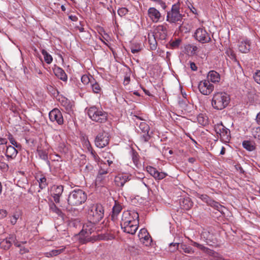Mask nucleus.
Wrapping results in <instances>:
<instances>
[{"instance_id":"57","label":"nucleus","mask_w":260,"mask_h":260,"mask_svg":"<svg viewBox=\"0 0 260 260\" xmlns=\"http://www.w3.org/2000/svg\"><path fill=\"white\" fill-rule=\"evenodd\" d=\"M18 247L20 248V253L21 254H24L29 251L28 249L21 246V245L20 246Z\"/></svg>"},{"instance_id":"53","label":"nucleus","mask_w":260,"mask_h":260,"mask_svg":"<svg viewBox=\"0 0 260 260\" xmlns=\"http://www.w3.org/2000/svg\"><path fill=\"white\" fill-rule=\"evenodd\" d=\"M253 79L257 84L260 85V71H257L253 74Z\"/></svg>"},{"instance_id":"39","label":"nucleus","mask_w":260,"mask_h":260,"mask_svg":"<svg viewBox=\"0 0 260 260\" xmlns=\"http://www.w3.org/2000/svg\"><path fill=\"white\" fill-rule=\"evenodd\" d=\"M198 122L202 125H205L208 123V118L207 116L203 114H200L197 117Z\"/></svg>"},{"instance_id":"10","label":"nucleus","mask_w":260,"mask_h":260,"mask_svg":"<svg viewBox=\"0 0 260 260\" xmlns=\"http://www.w3.org/2000/svg\"><path fill=\"white\" fill-rule=\"evenodd\" d=\"M109 142V135L103 132L99 133L95 138V144L96 147L102 148L106 146Z\"/></svg>"},{"instance_id":"59","label":"nucleus","mask_w":260,"mask_h":260,"mask_svg":"<svg viewBox=\"0 0 260 260\" xmlns=\"http://www.w3.org/2000/svg\"><path fill=\"white\" fill-rule=\"evenodd\" d=\"M190 67L192 71H197V67L196 66V64L194 62H190Z\"/></svg>"},{"instance_id":"8","label":"nucleus","mask_w":260,"mask_h":260,"mask_svg":"<svg viewBox=\"0 0 260 260\" xmlns=\"http://www.w3.org/2000/svg\"><path fill=\"white\" fill-rule=\"evenodd\" d=\"M214 129L222 142L226 143L229 142L231 138L230 131L221 122L215 124Z\"/></svg>"},{"instance_id":"18","label":"nucleus","mask_w":260,"mask_h":260,"mask_svg":"<svg viewBox=\"0 0 260 260\" xmlns=\"http://www.w3.org/2000/svg\"><path fill=\"white\" fill-rule=\"evenodd\" d=\"M139 128L143 134L141 136V140L144 142H147L150 138L149 135V126L145 122H141L139 124Z\"/></svg>"},{"instance_id":"6","label":"nucleus","mask_w":260,"mask_h":260,"mask_svg":"<svg viewBox=\"0 0 260 260\" xmlns=\"http://www.w3.org/2000/svg\"><path fill=\"white\" fill-rule=\"evenodd\" d=\"M94 223L93 221H87L83 224L82 229L79 234L81 243H84L91 240L90 235L95 229Z\"/></svg>"},{"instance_id":"43","label":"nucleus","mask_w":260,"mask_h":260,"mask_svg":"<svg viewBox=\"0 0 260 260\" xmlns=\"http://www.w3.org/2000/svg\"><path fill=\"white\" fill-rule=\"evenodd\" d=\"M10 143L13 145L12 146L15 147L16 148H19L20 145L18 144L14 139L12 135L10 134H9L8 137Z\"/></svg>"},{"instance_id":"12","label":"nucleus","mask_w":260,"mask_h":260,"mask_svg":"<svg viewBox=\"0 0 260 260\" xmlns=\"http://www.w3.org/2000/svg\"><path fill=\"white\" fill-rule=\"evenodd\" d=\"M194 36L198 41L202 43H207L210 40L209 34L205 29L202 27L199 28L196 30Z\"/></svg>"},{"instance_id":"13","label":"nucleus","mask_w":260,"mask_h":260,"mask_svg":"<svg viewBox=\"0 0 260 260\" xmlns=\"http://www.w3.org/2000/svg\"><path fill=\"white\" fill-rule=\"evenodd\" d=\"M13 243L17 247L20 246V243L17 241L16 236L10 235L9 237L4 239L1 242V246L5 249H8L11 246Z\"/></svg>"},{"instance_id":"25","label":"nucleus","mask_w":260,"mask_h":260,"mask_svg":"<svg viewBox=\"0 0 260 260\" xmlns=\"http://www.w3.org/2000/svg\"><path fill=\"white\" fill-rule=\"evenodd\" d=\"M107 180L106 175L98 173L95 179V185L98 186H103L106 184Z\"/></svg>"},{"instance_id":"26","label":"nucleus","mask_w":260,"mask_h":260,"mask_svg":"<svg viewBox=\"0 0 260 260\" xmlns=\"http://www.w3.org/2000/svg\"><path fill=\"white\" fill-rule=\"evenodd\" d=\"M54 73L55 76L60 80L63 81L67 80V75L61 68L59 67L55 68L54 70Z\"/></svg>"},{"instance_id":"41","label":"nucleus","mask_w":260,"mask_h":260,"mask_svg":"<svg viewBox=\"0 0 260 260\" xmlns=\"http://www.w3.org/2000/svg\"><path fill=\"white\" fill-rule=\"evenodd\" d=\"M179 248H180L179 243H171L169 244L168 249L170 252H174Z\"/></svg>"},{"instance_id":"47","label":"nucleus","mask_w":260,"mask_h":260,"mask_svg":"<svg viewBox=\"0 0 260 260\" xmlns=\"http://www.w3.org/2000/svg\"><path fill=\"white\" fill-rule=\"evenodd\" d=\"M132 160L135 165L138 167L139 165V155L136 152H133Z\"/></svg>"},{"instance_id":"16","label":"nucleus","mask_w":260,"mask_h":260,"mask_svg":"<svg viewBox=\"0 0 260 260\" xmlns=\"http://www.w3.org/2000/svg\"><path fill=\"white\" fill-rule=\"evenodd\" d=\"M147 171L153 176L155 180H159L164 179L167 176V174L163 172H159L156 169L151 166L146 168Z\"/></svg>"},{"instance_id":"27","label":"nucleus","mask_w":260,"mask_h":260,"mask_svg":"<svg viewBox=\"0 0 260 260\" xmlns=\"http://www.w3.org/2000/svg\"><path fill=\"white\" fill-rule=\"evenodd\" d=\"M17 151L16 147L12 146H8L7 147L6 155L8 158H14L17 154Z\"/></svg>"},{"instance_id":"48","label":"nucleus","mask_w":260,"mask_h":260,"mask_svg":"<svg viewBox=\"0 0 260 260\" xmlns=\"http://www.w3.org/2000/svg\"><path fill=\"white\" fill-rule=\"evenodd\" d=\"M198 197L200 199H201L202 201L206 202L208 204H210L212 200H211L209 197L206 194H199Z\"/></svg>"},{"instance_id":"40","label":"nucleus","mask_w":260,"mask_h":260,"mask_svg":"<svg viewBox=\"0 0 260 260\" xmlns=\"http://www.w3.org/2000/svg\"><path fill=\"white\" fill-rule=\"evenodd\" d=\"M91 87L94 93H100L102 91L101 86L96 81L91 82Z\"/></svg>"},{"instance_id":"14","label":"nucleus","mask_w":260,"mask_h":260,"mask_svg":"<svg viewBox=\"0 0 260 260\" xmlns=\"http://www.w3.org/2000/svg\"><path fill=\"white\" fill-rule=\"evenodd\" d=\"M191 245L197 247L199 249L201 250L203 252L207 253L209 256H211L212 258L214 259H219L220 258V256L218 253L205 247L203 245L200 244L194 241H191Z\"/></svg>"},{"instance_id":"61","label":"nucleus","mask_w":260,"mask_h":260,"mask_svg":"<svg viewBox=\"0 0 260 260\" xmlns=\"http://www.w3.org/2000/svg\"><path fill=\"white\" fill-rule=\"evenodd\" d=\"M256 121L258 124L260 125V112L257 114Z\"/></svg>"},{"instance_id":"58","label":"nucleus","mask_w":260,"mask_h":260,"mask_svg":"<svg viewBox=\"0 0 260 260\" xmlns=\"http://www.w3.org/2000/svg\"><path fill=\"white\" fill-rule=\"evenodd\" d=\"M127 12V10L125 8L119 9L118 10V13L119 15H124Z\"/></svg>"},{"instance_id":"23","label":"nucleus","mask_w":260,"mask_h":260,"mask_svg":"<svg viewBox=\"0 0 260 260\" xmlns=\"http://www.w3.org/2000/svg\"><path fill=\"white\" fill-rule=\"evenodd\" d=\"M83 146L85 149L90 153L92 158L95 161H98L99 160V156L92 150L91 145L88 140H84L83 141Z\"/></svg>"},{"instance_id":"19","label":"nucleus","mask_w":260,"mask_h":260,"mask_svg":"<svg viewBox=\"0 0 260 260\" xmlns=\"http://www.w3.org/2000/svg\"><path fill=\"white\" fill-rule=\"evenodd\" d=\"M63 190L62 185H53L51 188V194L55 203L59 202V198Z\"/></svg>"},{"instance_id":"30","label":"nucleus","mask_w":260,"mask_h":260,"mask_svg":"<svg viewBox=\"0 0 260 260\" xmlns=\"http://www.w3.org/2000/svg\"><path fill=\"white\" fill-rule=\"evenodd\" d=\"M139 237L140 239H144V240L147 241V243L146 244V245L150 244L151 239H150V237L148 236V233L146 229H142L140 230L139 234Z\"/></svg>"},{"instance_id":"38","label":"nucleus","mask_w":260,"mask_h":260,"mask_svg":"<svg viewBox=\"0 0 260 260\" xmlns=\"http://www.w3.org/2000/svg\"><path fill=\"white\" fill-rule=\"evenodd\" d=\"M132 222L129 223V224H127L126 228H124V226H121V229L123 230V232L133 235L136 232L137 230H138V228H136V229H134V230H132Z\"/></svg>"},{"instance_id":"24","label":"nucleus","mask_w":260,"mask_h":260,"mask_svg":"<svg viewBox=\"0 0 260 260\" xmlns=\"http://www.w3.org/2000/svg\"><path fill=\"white\" fill-rule=\"evenodd\" d=\"M66 249L64 246H61L55 249H53L49 252H45L44 255L47 257L57 256L62 253Z\"/></svg>"},{"instance_id":"15","label":"nucleus","mask_w":260,"mask_h":260,"mask_svg":"<svg viewBox=\"0 0 260 260\" xmlns=\"http://www.w3.org/2000/svg\"><path fill=\"white\" fill-rule=\"evenodd\" d=\"M49 118L52 121H56L61 125L63 123V119L61 112L57 109H54L49 114Z\"/></svg>"},{"instance_id":"37","label":"nucleus","mask_w":260,"mask_h":260,"mask_svg":"<svg viewBox=\"0 0 260 260\" xmlns=\"http://www.w3.org/2000/svg\"><path fill=\"white\" fill-rule=\"evenodd\" d=\"M121 209L122 208L120 205H115V206L113 207V212L112 215V220H114L116 218L117 215L120 212Z\"/></svg>"},{"instance_id":"35","label":"nucleus","mask_w":260,"mask_h":260,"mask_svg":"<svg viewBox=\"0 0 260 260\" xmlns=\"http://www.w3.org/2000/svg\"><path fill=\"white\" fill-rule=\"evenodd\" d=\"M109 167L108 165H107L105 162L103 163L101 162L100 165L98 173L107 175L110 171Z\"/></svg>"},{"instance_id":"32","label":"nucleus","mask_w":260,"mask_h":260,"mask_svg":"<svg viewBox=\"0 0 260 260\" xmlns=\"http://www.w3.org/2000/svg\"><path fill=\"white\" fill-rule=\"evenodd\" d=\"M180 249L181 252H183L188 254H192L194 252L192 247L183 243H180Z\"/></svg>"},{"instance_id":"62","label":"nucleus","mask_w":260,"mask_h":260,"mask_svg":"<svg viewBox=\"0 0 260 260\" xmlns=\"http://www.w3.org/2000/svg\"><path fill=\"white\" fill-rule=\"evenodd\" d=\"M69 18H70V19H71V20H72V21H77V17H76V16H72V15L70 16H69Z\"/></svg>"},{"instance_id":"20","label":"nucleus","mask_w":260,"mask_h":260,"mask_svg":"<svg viewBox=\"0 0 260 260\" xmlns=\"http://www.w3.org/2000/svg\"><path fill=\"white\" fill-rule=\"evenodd\" d=\"M238 49L242 53H247L250 51V41L245 38L239 41Z\"/></svg>"},{"instance_id":"21","label":"nucleus","mask_w":260,"mask_h":260,"mask_svg":"<svg viewBox=\"0 0 260 260\" xmlns=\"http://www.w3.org/2000/svg\"><path fill=\"white\" fill-rule=\"evenodd\" d=\"M148 15L150 20L154 23L158 22L161 18L160 12L153 7L148 9Z\"/></svg>"},{"instance_id":"22","label":"nucleus","mask_w":260,"mask_h":260,"mask_svg":"<svg viewBox=\"0 0 260 260\" xmlns=\"http://www.w3.org/2000/svg\"><path fill=\"white\" fill-rule=\"evenodd\" d=\"M129 176L126 174H119L115 176L114 181L118 186H123L129 180Z\"/></svg>"},{"instance_id":"5","label":"nucleus","mask_w":260,"mask_h":260,"mask_svg":"<svg viewBox=\"0 0 260 260\" xmlns=\"http://www.w3.org/2000/svg\"><path fill=\"white\" fill-rule=\"evenodd\" d=\"M87 114L92 120L97 122L104 123L107 120V113L102 109L95 106L89 108L88 110Z\"/></svg>"},{"instance_id":"7","label":"nucleus","mask_w":260,"mask_h":260,"mask_svg":"<svg viewBox=\"0 0 260 260\" xmlns=\"http://www.w3.org/2000/svg\"><path fill=\"white\" fill-rule=\"evenodd\" d=\"M104 208L101 205L96 204L90 207L88 211V215L91 217L93 222L100 221L103 217Z\"/></svg>"},{"instance_id":"46","label":"nucleus","mask_w":260,"mask_h":260,"mask_svg":"<svg viewBox=\"0 0 260 260\" xmlns=\"http://www.w3.org/2000/svg\"><path fill=\"white\" fill-rule=\"evenodd\" d=\"M38 153L39 157L41 159L43 160H47L48 159L47 153L45 151L42 150H38Z\"/></svg>"},{"instance_id":"17","label":"nucleus","mask_w":260,"mask_h":260,"mask_svg":"<svg viewBox=\"0 0 260 260\" xmlns=\"http://www.w3.org/2000/svg\"><path fill=\"white\" fill-rule=\"evenodd\" d=\"M147 171L153 176L155 180H159L164 179L167 176V174L163 172H159L156 169L151 166L146 168Z\"/></svg>"},{"instance_id":"63","label":"nucleus","mask_w":260,"mask_h":260,"mask_svg":"<svg viewBox=\"0 0 260 260\" xmlns=\"http://www.w3.org/2000/svg\"><path fill=\"white\" fill-rule=\"evenodd\" d=\"M194 161H195V159L193 157H190L188 159V161L191 163L194 162Z\"/></svg>"},{"instance_id":"45","label":"nucleus","mask_w":260,"mask_h":260,"mask_svg":"<svg viewBox=\"0 0 260 260\" xmlns=\"http://www.w3.org/2000/svg\"><path fill=\"white\" fill-rule=\"evenodd\" d=\"M39 181L40 188H44L47 185L46 179L45 177H42L40 178Z\"/></svg>"},{"instance_id":"31","label":"nucleus","mask_w":260,"mask_h":260,"mask_svg":"<svg viewBox=\"0 0 260 260\" xmlns=\"http://www.w3.org/2000/svg\"><path fill=\"white\" fill-rule=\"evenodd\" d=\"M22 212L18 210L15 211L11 216H10V222L11 224L15 225L18 219L21 216Z\"/></svg>"},{"instance_id":"49","label":"nucleus","mask_w":260,"mask_h":260,"mask_svg":"<svg viewBox=\"0 0 260 260\" xmlns=\"http://www.w3.org/2000/svg\"><path fill=\"white\" fill-rule=\"evenodd\" d=\"M60 104L62 106L64 107L67 109L70 108L71 107L69 104V102L65 98H61Z\"/></svg>"},{"instance_id":"54","label":"nucleus","mask_w":260,"mask_h":260,"mask_svg":"<svg viewBox=\"0 0 260 260\" xmlns=\"http://www.w3.org/2000/svg\"><path fill=\"white\" fill-rule=\"evenodd\" d=\"M8 215V212L6 210L0 209V219L6 217Z\"/></svg>"},{"instance_id":"56","label":"nucleus","mask_w":260,"mask_h":260,"mask_svg":"<svg viewBox=\"0 0 260 260\" xmlns=\"http://www.w3.org/2000/svg\"><path fill=\"white\" fill-rule=\"evenodd\" d=\"M100 39L103 43L106 45H108L107 42H108L109 39V37L108 35H106V36H102V38H100Z\"/></svg>"},{"instance_id":"52","label":"nucleus","mask_w":260,"mask_h":260,"mask_svg":"<svg viewBox=\"0 0 260 260\" xmlns=\"http://www.w3.org/2000/svg\"><path fill=\"white\" fill-rule=\"evenodd\" d=\"M81 81L84 84H88L89 82H92L90 81L89 77L87 75H84L81 77Z\"/></svg>"},{"instance_id":"33","label":"nucleus","mask_w":260,"mask_h":260,"mask_svg":"<svg viewBox=\"0 0 260 260\" xmlns=\"http://www.w3.org/2000/svg\"><path fill=\"white\" fill-rule=\"evenodd\" d=\"M102 156L105 159V160L103 161L104 162H107L109 167H110L111 164H113V156L112 154L108 152H104L102 153Z\"/></svg>"},{"instance_id":"44","label":"nucleus","mask_w":260,"mask_h":260,"mask_svg":"<svg viewBox=\"0 0 260 260\" xmlns=\"http://www.w3.org/2000/svg\"><path fill=\"white\" fill-rule=\"evenodd\" d=\"M210 205L211 206L215 207L219 212H223L222 209H223V207L220 204H219L218 203L212 200Z\"/></svg>"},{"instance_id":"11","label":"nucleus","mask_w":260,"mask_h":260,"mask_svg":"<svg viewBox=\"0 0 260 260\" xmlns=\"http://www.w3.org/2000/svg\"><path fill=\"white\" fill-rule=\"evenodd\" d=\"M198 88L200 92L204 95L210 94L214 90V86L209 80L201 81L199 85Z\"/></svg>"},{"instance_id":"3","label":"nucleus","mask_w":260,"mask_h":260,"mask_svg":"<svg viewBox=\"0 0 260 260\" xmlns=\"http://www.w3.org/2000/svg\"><path fill=\"white\" fill-rule=\"evenodd\" d=\"M139 214L135 210H127L123 212L122 215L121 221L120 223L121 226L126 228L127 224L132 223V230H134L136 228H138L139 224Z\"/></svg>"},{"instance_id":"1","label":"nucleus","mask_w":260,"mask_h":260,"mask_svg":"<svg viewBox=\"0 0 260 260\" xmlns=\"http://www.w3.org/2000/svg\"><path fill=\"white\" fill-rule=\"evenodd\" d=\"M167 36V24L158 25L156 26L152 34H148V40L151 50H154L157 47V40H164Z\"/></svg>"},{"instance_id":"28","label":"nucleus","mask_w":260,"mask_h":260,"mask_svg":"<svg viewBox=\"0 0 260 260\" xmlns=\"http://www.w3.org/2000/svg\"><path fill=\"white\" fill-rule=\"evenodd\" d=\"M208 78L213 83L218 82L220 79L219 74L214 71H211L209 72Z\"/></svg>"},{"instance_id":"34","label":"nucleus","mask_w":260,"mask_h":260,"mask_svg":"<svg viewBox=\"0 0 260 260\" xmlns=\"http://www.w3.org/2000/svg\"><path fill=\"white\" fill-rule=\"evenodd\" d=\"M41 53L43 55L45 62L47 64L51 63L53 61L52 56L45 49H42Z\"/></svg>"},{"instance_id":"55","label":"nucleus","mask_w":260,"mask_h":260,"mask_svg":"<svg viewBox=\"0 0 260 260\" xmlns=\"http://www.w3.org/2000/svg\"><path fill=\"white\" fill-rule=\"evenodd\" d=\"M141 50V48L140 46H136V47H132L131 48V52L133 53V54H135V53H137L138 52H139L140 50Z\"/></svg>"},{"instance_id":"50","label":"nucleus","mask_w":260,"mask_h":260,"mask_svg":"<svg viewBox=\"0 0 260 260\" xmlns=\"http://www.w3.org/2000/svg\"><path fill=\"white\" fill-rule=\"evenodd\" d=\"M243 146L244 148L249 151H252L253 149V146L248 141H244L243 142Z\"/></svg>"},{"instance_id":"42","label":"nucleus","mask_w":260,"mask_h":260,"mask_svg":"<svg viewBox=\"0 0 260 260\" xmlns=\"http://www.w3.org/2000/svg\"><path fill=\"white\" fill-rule=\"evenodd\" d=\"M58 149L61 152L66 153L68 151V147L66 143L63 142L59 143L58 146Z\"/></svg>"},{"instance_id":"36","label":"nucleus","mask_w":260,"mask_h":260,"mask_svg":"<svg viewBox=\"0 0 260 260\" xmlns=\"http://www.w3.org/2000/svg\"><path fill=\"white\" fill-rule=\"evenodd\" d=\"M49 209L51 212L56 214L57 215L60 217L63 216L61 211L59 208H57V207L54 204V203H52L50 204Z\"/></svg>"},{"instance_id":"2","label":"nucleus","mask_w":260,"mask_h":260,"mask_svg":"<svg viewBox=\"0 0 260 260\" xmlns=\"http://www.w3.org/2000/svg\"><path fill=\"white\" fill-rule=\"evenodd\" d=\"M230 101L229 95L224 92H216L214 93L211 101L213 108L221 110L228 106Z\"/></svg>"},{"instance_id":"60","label":"nucleus","mask_w":260,"mask_h":260,"mask_svg":"<svg viewBox=\"0 0 260 260\" xmlns=\"http://www.w3.org/2000/svg\"><path fill=\"white\" fill-rule=\"evenodd\" d=\"M7 143V140L6 138L0 137V145L6 144Z\"/></svg>"},{"instance_id":"29","label":"nucleus","mask_w":260,"mask_h":260,"mask_svg":"<svg viewBox=\"0 0 260 260\" xmlns=\"http://www.w3.org/2000/svg\"><path fill=\"white\" fill-rule=\"evenodd\" d=\"M193 206V203L188 198L184 199L180 203L181 207L186 210L190 209Z\"/></svg>"},{"instance_id":"4","label":"nucleus","mask_w":260,"mask_h":260,"mask_svg":"<svg viewBox=\"0 0 260 260\" xmlns=\"http://www.w3.org/2000/svg\"><path fill=\"white\" fill-rule=\"evenodd\" d=\"M87 199V196L81 189H75L69 195L68 203L73 206H78L84 203Z\"/></svg>"},{"instance_id":"9","label":"nucleus","mask_w":260,"mask_h":260,"mask_svg":"<svg viewBox=\"0 0 260 260\" xmlns=\"http://www.w3.org/2000/svg\"><path fill=\"white\" fill-rule=\"evenodd\" d=\"M182 18V15L179 10V6L178 4L173 5L171 11L168 13L167 21L170 23H176L181 22Z\"/></svg>"},{"instance_id":"51","label":"nucleus","mask_w":260,"mask_h":260,"mask_svg":"<svg viewBox=\"0 0 260 260\" xmlns=\"http://www.w3.org/2000/svg\"><path fill=\"white\" fill-rule=\"evenodd\" d=\"M181 41L180 39H177L174 41H172L171 42L170 45L173 48H176L180 45Z\"/></svg>"},{"instance_id":"64","label":"nucleus","mask_w":260,"mask_h":260,"mask_svg":"<svg viewBox=\"0 0 260 260\" xmlns=\"http://www.w3.org/2000/svg\"><path fill=\"white\" fill-rule=\"evenodd\" d=\"M220 154H224L225 153V149L224 147H222L221 151H220Z\"/></svg>"}]
</instances>
